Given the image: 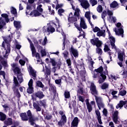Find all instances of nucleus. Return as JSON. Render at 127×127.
Listing matches in <instances>:
<instances>
[{"mask_svg": "<svg viewBox=\"0 0 127 127\" xmlns=\"http://www.w3.org/2000/svg\"><path fill=\"white\" fill-rule=\"evenodd\" d=\"M20 117L23 122H27V121H28V123H29L30 125L33 127L35 125L34 127H41L40 126L35 124V122L38 121V118H34L33 115H32V113H31V111L30 110H28L26 113H21Z\"/></svg>", "mask_w": 127, "mask_h": 127, "instance_id": "f257e3e1", "label": "nucleus"}, {"mask_svg": "<svg viewBox=\"0 0 127 127\" xmlns=\"http://www.w3.org/2000/svg\"><path fill=\"white\" fill-rule=\"evenodd\" d=\"M90 91L92 95H93L95 98L96 102L97 103V107L99 110H101L105 108V104L103 103V100L101 97H98V90H97V87L95 84L93 82L91 83L90 84Z\"/></svg>", "mask_w": 127, "mask_h": 127, "instance_id": "f03ea898", "label": "nucleus"}, {"mask_svg": "<svg viewBox=\"0 0 127 127\" xmlns=\"http://www.w3.org/2000/svg\"><path fill=\"white\" fill-rule=\"evenodd\" d=\"M4 42H2V47L5 50V54L3 56L4 58L7 59L8 58V54L10 53V42L12 41V34L9 35L7 36L2 37ZM4 42L6 44V48L4 45Z\"/></svg>", "mask_w": 127, "mask_h": 127, "instance_id": "7ed1b4c3", "label": "nucleus"}, {"mask_svg": "<svg viewBox=\"0 0 127 127\" xmlns=\"http://www.w3.org/2000/svg\"><path fill=\"white\" fill-rule=\"evenodd\" d=\"M103 71H104V68L101 66L97 69H94V72H96L97 73H94L93 77L94 79L98 78V83L99 84H103L105 82V80L107 79V76L103 74Z\"/></svg>", "mask_w": 127, "mask_h": 127, "instance_id": "20e7f679", "label": "nucleus"}, {"mask_svg": "<svg viewBox=\"0 0 127 127\" xmlns=\"http://www.w3.org/2000/svg\"><path fill=\"white\" fill-rule=\"evenodd\" d=\"M76 68L77 71H80V75H81L83 78H86V70H85V66H84V63L81 62L80 64H75Z\"/></svg>", "mask_w": 127, "mask_h": 127, "instance_id": "39448f33", "label": "nucleus"}, {"mask_svg": "<svg viewBox=\"0 0 127 127\" xmlns=\"http://www.w3.org/2000/svg\"><path fill=\"white\" fill-rule=\"evenodd\" d=\"M74 24L78 31H82V28H83V29H86V28L88 27L87 26V24H86V22H85L84 18H80V26H79V25H78V24L76 23H74Z\"/></svg>", "mask_w": 127, "mask_h": 127, "instance_id": "423d86ee", "label": "nucleus"}, {"mask_svg": "<svg viewBox=\"0 0 127 127\" xmlns=\"http://www.w3.org/2000/svg\"><path fill=\"white\" fill-rule=\"evenodd\" d=\"M45 97V95L41 91H38L34 93L32 95V100H36V98H38L40 100L43 99Z\"/></svg>", "mask_w": 127, "mask_h": 127, "instance_id": "0eeeda50", "label": "nucleus"}, {"mask_svg": "<svg viewBox=\"0 0 127 127\" xmlns=\"http://www.w3.org/2000/svg\"><path fill=\"white\" fill-rule=\"evenodd\" d=\"M90 43L94 46H96V47H102V45H103V43L101 40H99V38L91 39Z\"/></svg>", "mask_w": 127, "mask_h": 127, "instance_id": "6e6552de", "label": "nucleus"}, {"mask_svg": "<svg viewBox=\"0 0 127 127\" xmlns=\"http://www.w3.org/2000/svg\"><path fill=\"white\" fill-rule=\"evenodd\" d=\"M31 50L32 51V57H36V58H39L40 59V55L38 53H36V50L35 49V47H34V45L33 43L30 44Z\"/></svg>", "mask_w": 127, "mask_h": 127, "instance_id": "1a4fd4ad", "label": "nucleus"}, {"mask_svg": "<svg viewBox=\"0 0 127 127\" xmlns=\"http://www.w3.org/2000/svg\"><path fill=\"white\" fill-rule=\"evenodd\" d=\"M123 107H124L125 109L127 108V100L123 101L121 100L119 102V103L116 106V109H122Z\"/></svg>", "mask_w": 127, "mask_h": 127, "instance_id": "9d476101", "label": "nucleus"}, {"mask_svg": "<svg viewBox=\"0 0 127 127\" xmlns=\"http://www.w3.org/2000/svg\"><path fill=\"white\" fill-rule=\"evenodd\" d=\"M69 52L70 53V54H72L75 58H77L78 56H79V53L78 52V50L77 49H74L73 47V46H72L70 49H69Z\"/></svg>", "mask_w": 127, "mask_h": 127, "instance_id": "9b49d317", "label": "nucleus"}, {"mask_svg": "<svg viewBox=\"0 0 127 127\" xmlns=\"http://www.w3.org/2000/svg\"><path fill=\"white\" fill-rule=\"evenodd\" d=\"M80 122V119L78 117H74L73 120L71 123L70 127H78L79 126V123Z\"/></svg>", "mask_w": 127, "mask_h": 127, "instance_id": "f8f14e48", "label": "nucleus"}, {"mask_svg": "<svg viewBox=\"0 0 127 127\" xmlns=\"http://www.w3.org/2000/svg\"><path fill=\"white\" fill-rule=\"evenodd\" d=\"M80 5H81V6L85 9H87V8H89V7H90V3H89L88 0H84L80 1Z\"/></svg>", "mask_w": 127, "mask_h": 127, "instance_id": "ddd939ff", "label": "nucleus"}, {"mask_svg": "<svg viewBox=\"0 0 127 127\" xmlns=\"http://www.w3.org/2000/svg\"><path fill=\"white\" fill-rule=\"evenodd\" d=\"M50 63L52 64V66L54 67L52 68V71L54 73H55L56 72V65H57V62H56V61H55V59H52L50 58Z\"/></svg>", "mask_w": 127, "mask_h": 127, "instance_id": "4468645a", "label": "nucleus"}, {"mask_svg": "<svg viewBox=\"0 0 127 127\" xmlns=\"http://www.w3.org/2000/svg\"><path fill=\"white\" fill-rule=\"evenodd\" d=\"M11 66L12 68L14 69H13V71L15 74H17V75H19V74H21V72L20 71V68L18 67H16V64L15 63H13L12 64H11Z\"/></svg>", "mask_w": 127, "mask_h": 127, "instance_id": "2eb2a0df", "label": "nucleus"}, {"mask_svg": "<svg viewBox=\"0 0 127 127\" xmlns=\"http://www.w3.org/2000/svg\"><path fill=\"white\" fill-rule=\"evenodd\" d=\"M95 114L96 115L97 120L99 125H103V122H102V116H101V112H100L99 109L95 110Z\"/></svg>", "mask_w": 127, "mask_h": 127, "instance_id": "dca6fc26", "label": "nucleus"}, {"mask_svg": "<svg viewBox=\"0 0 127 127\" xmlns=\"http://www.w3.org/2000/svg\"><path fill=\"white\" fill-rule=\"evenodd\" d=\"M45 32H48V33H53L55 32V28L54 26L50 25L48 26L46 29H45Z\"/></svg>", "mask_w": 127, "mask_h": 127, "instance_id": "f3484780", "label": "nucleus"}, {"mask_svg": "<svg viewBox=\"0 0 127 127\" xmlns=\"http://www.w3.org/2000/svg\"><path fill=\"white\" fill-rule=\"evenodd\" d=\"M114 31H115L116 35H121L122 37H124V29L120 28L118 29V31L117 30V28L114 29Z\"/></svg>", "mask_w": 127, "mask_h": 127, "instance_id": "a211bd4d", "label": "nucleus"}, {"mask_svg": "<svg viewBox=\"0 0 127 127\" xmlns=\"http://www.w3.org/2000/svg\"><path fill=\"white\" fill-rule=\"evenodd\" d=\"M30 15L34 16V17H37V16H40V15H42V13H40L37 9H35L30 12Z\"/></svg>", "mask_w": 127, "mask_h": 127, "instance_id": "6ab92c4d", "label": "nucleus"}, {"mask_svg": "<svg viewBox=\"0 0 127 127\" xmlns=\"http://www.w3.org/2000/svg\"><path fill=\"white\" fill-rule=\"evenodd\" d=\"M110 44L112 46V48L113 49L114 48L115 49H117V47H116V45L115 43H116V40L113 36H111L110 37Z\"/></svg>", "mask_w": 127, "mask_h": 127, "instance_id": "aec40b11", "label": "nucleus"}, {"mask_svg": "<svg viewBox=\"0 0 127 127\" xmlns=\"http://www.w3.org/2000/svg\"><path fill=\"white\" fill-rule=\"evenodd\" d=\"M79 88V89L77 90L78 94L80 95H83L84 94V85L82 82H80L79 84V86H77Z\"/></svg>", "mask_w": 127, "mask_h": 127, "instance_id": "412c9836", "label": "nucleus"}, {"mask_svg": "<svg viewBox=\"0 0 127 127\" xmlns=\"http://www.w3.org/2000/svg\"><path fill=\"white\" fill-rule=\"evenodd\" d=\"M113 117V122L117 123L118 122V120H119V111H118V110L114 112Z\"/></svg>", "mask_w": 127, "mask_h": 127, "instance_id": "4be33fe9", "label": "nucleus"}, {"mask_svg": "<svg viewBox=\"0 0 127 127\" xmlns=\"http://www.w3.org/2000/svg\"><path fill=\"white\" fill-rule=\"evenodd\" d=\"M68 22H70V23H76V21L78 20V19L77 18V17L75 16H68L67 18Z\"/></svg>", "mask_w": 127, "mask_h": 127, "instance_id": "5701e85b", "label": "nucleus"}, {"mask_svg": "<svg viewBox=\"0 0 127 127\" xmlns=\"http://www.w3.org/2000/svg\"><path fill=\"white\" fill-rule=\"evenodd\" d=\"M12 89L17 98H20L21 97L20 93H19V91H18V87H16L15 88H12Z\"/></svg>", "mask_w": 127, "mask_h": 127, "instance_id": "b1692460", "label": "nucleus"}, {"mask_svg": "<svg viewBox=\"0 0 127 127\" xmlns=\"http://www.w3.org/2000/svg\"><path fill=\"white\" fill-rule=\"evenodd\" d=\"M29 72H30L32 77L36 78V72L34 71V69L31 66H29Z\"/></svg>", "mask_w": 127, "mask_h": 127, "instance_id": "393cba45", "label": "nucleus"}, {"mask_svg": "<svg viewBox=\"0 0 127 127\" xmlns=\"http://www.w3.org/2000/svg\"><path fill=\"white\" fill-rule=\"evenodd\" d=\"M4 125L8 127V126H11L12 125V119L11 118H8L7 120L4 122Z\"/></svg>", "mask_w": 127, "mask_h": 127, "instance_id": "a878e982", "label": "nucleus"}, {"mask_svg": "<svg viewBox=\"0 0 127 127\" xmlns=\"http://www.w3.org/2000/svg\"><path fill=\"white\" fill-rule=\"evenodd\" d=\"M86 106L87 109L88 110V113H91L92 111H93V107H92V105L89 103V100L86 99Z\"/></svg>", "mask_w": 127, "mask_h": 127, "instance_id": "bb28decb", "label": "nucleus"}, {"mask_svg": "<svg viewBox=\"0 0 127 127\" xmlns=\"http://www.w3.org/2000/svg\"><path fill=\"white\" fill-rule=\"evenodd\" d=\"M110 7L111 8H119V3L117 1L114 0L110 4Z\"/></svg>", "mask_w": 127, "mask_h": 127, "instance_id": "cd10ccee", "label": "nucleus"}, {"mask_svg": "<svg viewBox=\"0 0 127 127\" xmlns=\"http://www.w3.org/2000/svg\"><path fill=\"white\" fill-rule=\"evenodd\" d=\"M106 32V30H100L99 32L97 33V36H103V37H106V34L105 33Z\"/></svg>", "mask_w": 127, "mask_h": 127, "instance_id": "c85d7f7f", "label": "nucleus"}, {"mask_svg": "<svg viewBox=\"0 0 127 127\" xmlns=\"http://www.w3.org/2000/svg\"><path fill=\"white\" fill-rule=\"evenodd\" d=\"M13 81L14 85H13V87L12 88H18V85H19V84L18 83V80H17V78H16V77H13Z\"/></svg>", "mask_w": 127, "mask_h": 127, "instance_id": "c756f323", "label": "nucleus"}, {"mask_svg": "<svg viewBox=\"0 0 127 127\" xmlns=\"http://www.w3.org/2000/svg\"><path fill=\"white\" fill-rule=\"evenodd\" d=\"M33 107L35 109L36 112H41V108L40 107L39 105L36 102L33 103Z\"/></svg>", "mask_w": 127, "mask_h": 127, "instance_id": "7c9ffc66", "label": "nucleus"}, {"mask_svg": "<svg viewBox=\"0 0 127 127\" xmlns=\"http://www.w3.org/2000/svg\"><path fill=\"white\" fill-rule=\"evenodd\" d=\"M42 114L43 115L45 119L47 120V121H50V120H52V115L49 114V113H47L46 116H45V114H43V111L42 112Z\"/></svg>", "mask_w": 127, "mask_h": 127, "instance_id": "2f4dec72", "label": "nucleus"}, {"mask_svg": "<svg viewBox=\"0 0 127 127\" xmlns=\"http://www.w3.org/2000/svg\"><path fill=\"white\" fill-rule=\"evenodd\" d=\"M49 86H50V89H51V91H52L55 96H56V93H57L56 87H55V85L52 84H50Z\"/></svg>", "mask_w": 127, "mask_h": 127, "instance_id": "473e14b6", "label": "nucleus"}, {"mask_svg": "<svg viewBox=\"0 0 127 127\" xmlns=\"http://www.w3.org/2000/svg\"><path fill=\"white\" fill-rule=\"evenodd\" d=\"M22 76H23V74L22 73H20L17 75V78L20 84H21L23 82V77Z\"/></svg>", "mask_w": 127, "mask_h": 127, "instance_id": "72a5a7b5", "label": "nucleus"}, {"mask_svg": "<svg viewBox=\"0 0 127 127\" xmlns=\"http://www.w3.org/2000/svg\"><path fill=\"white\" fill-rule=\"evenodd\" d=\"M6 24V23L4 21V20H3L2 17H0V29H2Z\"/></svg>", "mask_w": 127, "mask_h": 127, "instance_id": "f704fd0d", "label": "nucleus"}, {"mask_svg": "<svg viewBox=\"0 0 127 127\" xmlns=\"http://www.w3.org/2000/svg\"><path fill=\"white\" fill-rule=\"evenodd\" d=\"M1 16L3 18H4L5 20V22H6V23H8V22H9V19L8 18V15H7V14L6 13L1 14Z\"/></svg>", "mask_w": 127, "mask_h": 127, "instance_id": "c9c22d12", "label": "nucleus"}, {"mask_svg": "<svg viewBox=\"0 0 127 127\" xmlns=\"http://www.w3.org/2000/svg\"><path fill=\"white\" fill-rule=\"evenodd\" d=\"M36 86L39 88H42V89L44 88V85L40 80H38L36 81Z\"/></svg>", "mask_w": 127, "mask_h": 127, "instance_id": "e433bc0d", "label": "nucleus"}, {"mask_svg": "<svg viewBox=\"0 0 127 127\" xmlns=\"http://www.w3.org/2000/svg\"><path fill=\"white\" fill-rule=\"evenodd\" d=\"M5 119H6V115L2 112H0V121L3 122V121H5Z\"/></svg>", "mask_w": 127, "mask_h": 127, "instance_id": "4c0bfd02", "label": "nucleus"}, {"mask_svg": "<svg viewBox=\"0 0 127 127\" xmlns=\"http://www.w3.org/2000/svg\"><path fill=\"white\" fill-rule=\"evenodd\" d=\"M51 75V69L47 67H46V78L48 77V76Z\"/></svg>", "mask_w": 127, "mask_h": 127, "instance_id": "58836bf2", "label": "nucleus"}, {"mask_svg": "<svg viewBox=\"0 0 127 127\" xmlns=\"http://www.w3.org/2000/svg\"><path fill=\"white\" fill-rule=\"evenodd\" d=\"M64 98L65 99H70L71 98V95H70V92L68 90H65L64 93Z\"/></svg>", "mask_w": 127, "mask_h": 127, "instance_id": "ea45409f", "label": "nucleus"}, {"mask_svg": "<svg viewBox=\"0 0 127 127\" xmlns=\"http://www.w3.org/2000/svg\"><path fill=\"white\" fill-rule=\"evenodd\" d=\"M39 103L42 107H43V108H46V106H47V105L46 104V99H43V100H41L39 101Z\"/></svg>", "mask_w": 127, "mask_h": 127, "instance_id": "a19ab883", "label": "nucleus"}, {"mask_svg": "<svg viewBox=\"0 0 127 127\" xmlns=\"http://www.w3.org/2000/svg\"><path fill=\"white\" fill-rule=\"evenodd\" d=\"M91 12L90 11H86L85 14V16L86 18H87L88 20V21H91Z\"/></svg>", "mask_w": 127, "mask_h": 127, "instance_id": "79ce46f5", "label": "nucleus"}, {"mask_svg": "<svg viewBox=\"0 0 127 127\" xmlns=\"http://www.w3.org/2000/svg\"><path fill=\"white\" fill-rule=\"evenodd\" d=\"M124 55H125V53H120L118 54V59L121 62L124 61Z\"/></svg>", "mask_w": 127, "mask_h": 127, "instance_id": "37998d69", "label": "nucleus"}, {"mask_svg": "<svg viewBox=\"0 0 127 127\" xmlns=\"http://www.w3.org/2000/svg\"><path fill=\"white\" fill-rule=\"evenodd\" d=\"M13 23L16 28H20V22L14 20Z\"/></svg>", "mask_w": 127, "mask_h": 127, "instance_id": "c03bdc74", "label": "nucleus"}, {"mask_svg": "<svg viewBox=\"0 0 127 127\" xmlns=\"http://www.w3.org/2000/svg\"><path fill=\"white\" fill-rule=\"evenodd\" d=\"M38 12H39L40 13H42L43 12V8H42V4H39L37 7L36 9Z\"/></svg>", "mask_w": 127, "mask_h": 127, "instance_id": "a18cd8bd", "label": "nucleus"}, {"mask_svg": "<svg viewBox=\"0 0 127 127\" xmlns=\"http://www.w3.org/2000/svg\"><path fill=\"white\" fill-rule=\"evenodd\" d=\"M89 2L91 4L92 6H95L96 4H98V1L96 0H90Z\"/></svg>", "mask_w": 127, "mask_h": 127, "instance_id": "49530a36", "label": "nucleus"}, {"mask_svg": "<svg viewBox=\"0 0 127 127\" xmlns=\"http://www.w3.org/2000/svg\"><path fill=\"white\" fill-rule=\"evenodd\" d=\"M64 55V59H67L68 57H69V53L68 52V51L66 50L64 51V52L63 53Z\"/></svg>", "mask_w": 127, "mask_h": 127, "instance_id": "de8ad7c7", "label": "nucleus"}, {"mask_svg": "<svg viewBox=\"0 0 127 127\" xmlns=\"http://www.w3.org/2000/svg\"><path fill=\"white\" fill-rule=\"evenodd\" d=\"M64 12H65V10L62 8L59 9L58 11V13L60 16H62L63 15L62 13H64Z\"/></svg>", "mask_w": 127, "mask_h": 127, "instance_id": "09e8293b", "label": "nucleus"}, {"mask_svg": "<svg viewBox=\"0 0 127 127\" xmlns=\"http://www.w3.org/2000/svg\"><path fill=\"white\" fill-rule=\"evenodd\" d=\"M96 53L101 56H102V54H103V51L102 50V49L100 48V47H97L96 48Z\"/></svg>", "mask_w": 127, "mask_h": 127, "instance_id": "8fccbe9b", "label": "nucleus"}, {"mask_svg": "<svg viewBox=\"0 0 127 127\" xmlns=\"http://www.w3.org/2000/svg\"><path fill=\"white\" fill-rule=\"evenodd\" d=\"M107 14H108L107 10H103V11L102 12V14H101V17L103 19H104V18H106V16H107Z\"/></svg>", "mask_w": 127, "mask_h": 127, "instance_id": "3c124183", "label": "nucleus"}, {"mask_svg": "<svg viewBox=\"0 0 127 127\" xmlns=\"http://www.w3.org/2000/svg\"><path fill=\"white\" fill-rule=\"evenodd\" d=\"M97 11H98V12H99L100 13L103 12V6H102V5H99L97 6Z\"/></svg>", "mask_w": 127, "mask_h": 127, "instance_id": "603ef678", "label": "nucleus"}, {"mask_svg": "<svg viewBox=\"0 0 127 127\" xmlns=\"http://www.w3.org/2000/svg\"><path fill=\"white\" fill-rule=\"evenodd\" d=\"M61 120H63V123L65 124L67 123V117L64 114L62 116Z\"/></svg>", "mask_w": 127, "mask_h": 127, "instance_id": "864d4df0", "label": "nucleus"}, {"mask_svg": "<svg viewBox=\"0 0 127 127\" xmlns=\"http://www.w3.org/2000/svg\"><path fill=\"white\" fill-rule=\"evenodd\" d=\"M119 95H120V96H122V97L126 96L127 95V90H121L119 92Z\"/></svg>", "mask_w": 127, "mask_h": 127, "instance_id": "5fc2aeb1", "label": "nucleus"}, {"mask_svg": "<svg viewBox=\"0 0 127 127\" xmlns=\"http://www.w3.org/2000/svg\"><path fill=\"white\" fill-rule=\"evenodd\" d=\"M0 76H3V79L7 82V80L5 79V72H4V71H0Z\"/></svg>", "mask_w": 127, "mask_h": 127, "instance_id": "6e6d98bb", "label": "nucleus"}, {"mask_svg": "<svg viewBox=\"0 0 127 127\" xmlns=\"http://www.w3.org/2000/svg\"><path fill=\"white\" fill-rule=\"evenodd\" d=\"M33 92H34L33 87H29V88H27V93H28V94H32Z\"/></svg>", "mask_w": 127, "mask_h": 127, "instance_id": "4d7b16f0", "label": "nucleus"}, {"mask_svg": "<svg viewBox=\"0 0 127 127\" xmlns=\"http://www.w3.org/2000/svg\"><path fill=\"white\" fill-rule=\"evenodd\" d=\"M107 88H109V84L106 83H104L101 86L102 90H106Z\"/></svg>", "mask_w": 127, "mask_h": 127, "instance_id": "13d9d810", "label": "nucleus"}, {"mask_svg": "<svg viewBox=\"0 0 127 127\" xmlns=\"http://www.w3.org/2000/svg\"><path fill=\"white\" fill-rule=\"evenodd\" d=\"M104 52H107V51H111V50L109 49L108 45H107V44L105 45L104 48Z\"/></svg>", "mask_w": 127, "mask_h": 127, "instance_id": "bf43d9fd", "label": "nucleus"}, {"mask_svg": "<svg viewBox=\"0 0 127 127\" xmlns=\"http://www.w3.org/2000/svg\"><path fill=\"white\" fill-rule=\"evenodd\" d=\"M102 113L105 117H108V110L107 109L104 108Z\"/></svg>", "mask_w": 127, "mask_h": 127, "instance_id": "052dcab7", "label": "nucleus"}, {"mask_svg": "<svg viewBox=\"0 0 127 127\" xmlns=\"http://www.w3.org/2000/svg\"><path fill=\"white\" fill-rule=\"evenodd\" d=\"M28 86L30 87H33L32 86H33V79H30L29 82H28Z\"/></svg>", "mask_w": 127, "mask_h": 127, "instance_id": "680f3d73", "label": "nucleus"}, {"mask_svg": "<svg viewBox=\"0 0 127 127\" xmlns=\"http://www.w3.org/2000/svg\"><path fill=\"white\" fill-rule=\"evenodd\" d=\"M104 69L105 70L104 73L105 75H108L109 74V71H108V66H107V65H104Z\"/></svg>", "mask_w": 127, "mask_h": 127, "instance_id": "e2e57ef3", "label": "nucleus"}, {"mask_svg": "<svg viewBox=\"0 0 127 127\" xmlns=\"http://www.w3.org/2000/svg\"><path fill=\"white\" fill-rule=\"evenodd\" d=\"M41 53L42 57H43V56H46V55H47L46 51H45V50H41Z\"/></svg>", "mask_w": 127, "mask_h": 127, "instance_id": "0e129e2a", "label": "nucleus"}, {"mask_svg": "<svg viewBox=\"0 0 127 127\" xmlns=\"http://www.w3.org/2000/svg\"><path fill=\"white\" fill-rule=\"evenodd\" d=\"M11 13H12V14H17V11H16V9L14 7H12V10H11Z\"/></svg>", "mask_w": 127, "mask_h": 127, "instance_id": "69168bd1", "label": "nucleus"}, {"mask_svg": "<svg viewBox=\"0 0 127 127\" xmlns=\"http://www.w3.org/2000/svg\"><path fill=\"white\" fill-rule=\"evenodd\" d=\"M19 63L21 66H24L25 65V61L23 60H19Z\"/></svg>", "mask_w": 127, "mask_h": 127, "instance_id": "338daca9", "label": "nucleus"}, {"mask_svg": "<svg viewBox=\"0 0 127 127\" xmlns=\"http://www.w3.org/2000/svg\"><path fill=\"white\" fill-rule=\"evenodd\" d=\"M101 29L98 27H95L93 29V32H99Z\"/></svg>", "mask_w": 127, "mask_h": 127, "instance_id": "774afa93", "label": "nucleus"}]
</instances>
